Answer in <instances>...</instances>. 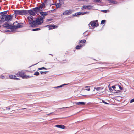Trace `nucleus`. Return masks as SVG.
Masks as SVG:
<instances>
[{
  "label": "nucleus",
  "instance_id": "obj_30",
  "mask_svg": "<svg viewBox=\"0 0 134 134\" xmlns=\"http://www.w3.org/2000/svg\"><path fill=\"white\" fill-rule=\"evenodd\" d=\"M106 21L105 20H102L101 21V24L102 25L104 24Z\"/></svg>",
  "mask_w": 134,
  "mask_h": 134
},
{
  "label": "nucleus",
  "instance_id": "obj_63",
  "mask_svg": "<svg viewBox=\"0 0 134 134\" xmlns=\"http://www.w3.org/2000/svg\"><path fill=\"white\" fill-rule=\"evenodd\" d=\"M0 14H1V12H0Z\"/></svg>",
  "mask_w": 134,
  "mask_h": 134
},
{
  "label": "nucleus",
  "instance_id": "obj_48",
  "mask_svg": "<svg viewBox=\"0 0 134 134\" xmlns=\"http://www.w3.org/2000/svg\"><path fill=\"white\" fill-rule=\"evenodd\" d=\"M72 15L73 16H77L76 13H74V14H73Z\"/></svg>",
  "mask_w": 134,
  "mask_h": 134
},
{
  "label": "nucleus",
  "instance_id": "obj_18",
  "mask_svg": "<svg viewBox=\"0 0 134 134\" xmlns=\"http://www.w3.org/2000/svg\"><path fill=\"white\" fill-rule=\"evenodd\" d=\"M68 84H63L61 85L60 86H57V87H54V88H61V87H62L66 85H68Z\"/></svg>",
  "mask_w": 134,
  "mask_h": 134
},
{
  "label": "nucleus",
  "instance_id": "obj_55",
  "mask_svg": "<svg viewBox=\"0 0 134 134\" xmlns=\"http://www.w3.org/2000/svg\"><path fill=\"white\" fill-rule=\"evenodd\" d=\"M89 87H90V86H86L85 87V88H88Z\"/></svg>",
  "mask_w": 134,
  "mask_h": 134
},
{
  "label": "nucleus",
  "instance_id": "obj_54",
  "mask_svg": "<svg viewBox=\"0 0 134 134\" xmlns=\"http://www.w3.org/2000/svg\"><path fill=\"white\" fill-rule=\"evenodd\" d=\"M26 109V108H23L20 109L24 110V109Z\"/></svg>",
  "mask_w": 134,
  "mask_h": 134
},
{
  "label": "nucleus",
  "instance_id": "obj_1",
  "mask_svg": "<svg viewBox=\"0 0 134 134\" xmlns=\"http://www.w3.org/2000/svg\"><path fill=\"white\" fill-rule=\"evenodd\" d=\"M0 18L2 19V20L4 22L5 21L8 22L11 20L13 18V16L10 15H3L1 16Z\"/></svg>",
  "mask_w": 134,
  "mask_h": 134
},
{
  "label": "nucleus",
  "instance_id": "obj_14",
  "mask_svg": "<svg viewBox=\"0 0 134 134\" xmlns=\"http://www.w3.org/2000/svg\"><path fill=\"white\" fill-rule=\"evenodd\" d=\"M75 103L77 105H84L85 104V103L83 102H76Z\"/></svg>",
  "mask_w": 134,
  "mask_h": 134
},
{
  "label": "nucleus",
  "instance_id": "obj_53",
  "mask_svg": "<svg viewBox=\"0 0 134 134\" xmlns=\"http://www.w3.org/2000/svg\"><path fill=\"white\" fill-rule=\"evenodd\" d=\"M86 90H87V91H89L90 90V88H88V89H86Z\"/></svg>",
  "mask_w": 134,
  "mask_h": 134
},
{
  "label": "nucleus",
  "instance_id": "obj_28",
  "mask_svg": "<svg viewBox=\"0 0 134 134\" xmlns=\"http://www.w3.org/2000/svg\"><path fill=\"white\" fill-rule=\"evenodd\" d=\"M39 74V73L38 71H36L34 74V75L36 76H38Z\"/></svg>",
  "mask_w": 134,
  "mask_h": 134
},
{
  "label": "nucleus",
  "instance_id": "obj_6",
  "mask_svg": "<svg viewBox=\"0 0 134 134\" xmlns=\"http://www.w3.org/2000/svg\"><path fill=\"white\" fill-rule=\"evenodd\" d=\"M12 25H10L8 22H6L2 25L3 27L12 30Z\"/></svg>",
  "mask_w": 134,
  "mask_h": 134
},
{
  "label": "nucleus",
  "instance_id": "obj_58",
  "mask_svg": "<svg viewBox=\"0 0 134 134\" xmlns=\"http://www.w3.org/2000/svg\"><path fill=\"white\" fill-rule=\"evenodd\" d=\"M49 55H52V56H53V55L52 54H49Z\"/></svg>",
  "mask_w": 134,
  "mask_h": 134
},
{
  "label": "nucleus",
  "instance_id": "obj_60",
  "mask_svg": "<svg viewBox=\"0 0 134 134\" xmlns=\"http://www.w3.org/2000/svg\"><path fill=\"white\" fill-rule=\"evenodd\" d=\"M37 64V63H36V64H34V65H33V66H34V65H36V64Z\"/></svg>",
  "mask_w": 134,
  "mask_h": 134
},
{
  "label": "nucleus",
  "instance_id": "obj_27",
  "mask_svg": "<svg viewBox=\"0 0 134 134\" xmlns=\"http://www.w3.org/2000/svg\"><path fill=\"white\" fill-rule=\"evenodd\" d=\"M38 69L39 70H42V69L47 70V69L46 68L44 67H42L38 68Z\"/></svg>",
  "mask_w": 134,
  "mask_h": 134
},
{
  "label": "nucleus",
  "instance_id": "obj_50",
  "mask_svg": "<svg viewBox=\"0 0 134 134\" xmlns=\"http://www.w3.org/2000/svg\"><path fill=\"white\" fill-rule=\"evenodd\" d=\"M54 113V112H51V113L48 114L47 115H50L51 114H53Z\"/></svg>",
  "mask_w": 134,
  "mask_h": 134
},
{
  "label": "nucleus",
  "instance_id": "obj_40",
  "mask_svg": "<svg viewBox=\"0 0 134 134\" xmlns=\"http://www.w3.org/2000/svg\"><path fill=\"white\" fill-rule=\"evenodd\" d=\"M111 87L115 91H116L115 90L116 88V87L114 86H112Z\"/></svg>",
  "mask_w": 134,
  "mask_h": 134
},
{
  "label": "nucleus",
  "instance_id": "obj_15",
  "mask_svg": "<svg viewBox=\"0 0 134 134\" xmlns=\"http://www.w3.org/2000/svg\"><path fill=\"white\" fill-rule=\"evenodd\" d=\"M91 6L90 5H88L86 6H83V7H82V10H83L84 9H90V8H89V7H91Z\"/></svg>",
  "mask_w": 134,
  "mask_h": 134
},
{
  "label": "nucleus",
  "instance_id": "obj_5",
  "mask_svg": "<svg viewBox=\"0 0 134 134\" xmlns=\"http://www.w3.org/2000/svg\"><path fill=\"white\" fill-rule=\"evenodd\" d=\"M34 22H35V24L34 27H37L38 25H41L43 22L40 17H38L35 19V21Z\"/></svg>",
  "mask_w": 134,
  "mask_h": 134
},
{
  "label": "nucleus",
  "instance_id": "obj_3",
  "mask_svg": "<svg viewBox=\"0 0 134 134\" xmlns=\"http://www.w3.org/2000/svg\"><path fill=\"white\" fill-rule=\"evenodd\" d=\"M28 20V21L30 27H34V25H35V20H33L34 17L31 15L28 16L27 18Z\"/></svg>",
  "mask_w": 134,
  "mask_h": 134
},
{
  "label": "nucleus",
  "instance_id": "obj_41",
  "mask_svg": "<svg viewBox=\"0 0 134 134\" xmlns=\"http://www.w3.org/2000/svg\"><path fill=\"white\" fill-rule=\"evenodd\" d=\"M0 78L2 79H4L5 78V77L3 76H0Z\"/></svg>",
  "mask_w": 134,
  "mask_h": 134
},
{
  "label": "nucleus",
  "instance_id": "obj_7",
  "mask_svg": "<svg viewBox=\"0 0 134 134\" xmlns=\"http://www.w3.org/2000/svg\"><path fill=\"white\" fill-rule=\"evenodd\" d=\"M26 10L27 11L26 14H28V13H29V14L31 16H35L36 15L34 11L32 9L29 10Z\"/></svg>",
  "mask_w": 134,
  "mask_h": 134
},
{
  "label": "nucleus",
  "instance_id": "obj_43",
  "mask_svg": "<svg viewBox=\"0 0 134 134\" xmlns=\"http://www.w3.org/2000/svg\"><path fill=\"white\" fill-rule=\"evenodd\" d=\"M134 102V98L132 99L130 101V103H131Z\"/></svg>",
  "mask_w": 134,
  "mask_h": 134
},
{
  "label": "nucleus",
  "instance_id": "obj_23",
  "mask_svg": "<svg viewBox=\"0 0 134 134\" xmlns=\"http://www.w3.org/2000/svg\"><path fill=\"white\" fill-rule=\"evenodd\" d=\"M103 89V88H102L100 87H98L97 88L95 87L94 89H96L97 91H99L100 90H102Z\"/></svg>",
  "mask_w": 134,
  "mask_h": 134
},
{
  "label": "nucleus",
  "instance_id": "obj_45",
  "mask_svg": "<svg viewBox=\"0 0 134 134\" xmlns=\"http://www.w3.org/2000/svg\"><path fill=\"white\" fill-rule=\"evenodd\" d=\"M59 3H61L62 4V2H63V0H59Z\"/></svg>",
  "mask_w": 134,
  "mask_h": 134
},
{
  "label": "nucleus",
  "instance_id": "obj_19",
  "mask_svg": "<svg viewBox=\"0 0 134 134\" xmlns=\"http://www.w3.org/2000/svg\"><path fill=\"white\" fill-rule=\"evenodd\" d=\"M56 6V8H59L62 5V4L61 3H58L57 4H55Z\"/></svg>",
  "mask_w": 134,
  "mask_h": 134
},
{
  "label": "nucleus",
  "instance_id": "obj_34",
  "mask_svg": "<svg viewBox=\"0 0 134 134\" xmlns=\"http://www.w3.org/2000/svg\"><path fill=\"white\" fill-rule=\"evenodd\" d=\"M48 72V71H44V72H43V71H41L40 72L41 74H43V73H44V74H46V73Z\"/></svg>",
  "mask_w": 134,
  "mask_h": 134
},
{
  "label": "nucleus",
  "instance_id": "obj_64",
  "mask_svg": "<svg viewBox=\"0 0 134 134\" xmlns=\"http://www.w3.org/2000/svg\"><path fill=\"white\" fill-rule=\"evenodd\" d=\"M13 111H13H13H12V112H13Z\"/></svg>",
  "mask_w": 134,
  "mask_h": 134
},
{
  "label": "nucleus",
  "instance_id": "obj_57",
  "mask_svg": "<svg viewBox=\"0 0 134 134\" xmlns=\"http://www.w3.org/2000/svg\"><path fill=\"white\" fill-rule=\"evenodd\" d=\"M47 0H45V1L44 2V3H46V2L47 1Z\"/></svg>",
  "mask_w": 134,
  "mask_h": 134
},
{
  "label": "nucleus",
  "instance_id": "obj_20",
  "mask_svg": "<svg viewBox=\"0 0 134 134\" xmlns=\"http://www.w3.org/2000/svg\"><path fill=\"white\" fill-rule=\"evenodd\" d=\"M82 46V45L81 44L77 45L76 46L75 48L77 49H80Z\"/></svg>",
  "mask_w": 134,
  "mask_h": 134
},
{
  "label": "nucleus",
  "instance_id": "obj_39",
  "mask_svg": "<svg viewBox=\"0 0 134 134\" xmlns=\"http://www.w3.org/2000/svg\"><path fill=\"white\" fill-rule=\"evenodd\" d=\"M81 15V12H78L76 13L77 16L79 15Z\"/></svg>",
  "mask_w": 134,
  "mask_h": 134
},
{
  "label": "nucleus",
  "instance_id": "obj_32",
  "mask_svg": "<svg viewBox=\"0 0 134 134\" xmlns=\"http://www.w3.org/2000/svg\"><path fill=\"white\" fill-rule=\"evenodd\" d=\"M101 11L102 12H103L107 13L108 11H109V10H101Z\"/></svg>",
  "mask_w": 134,
  "mask_h": 134
},
{
  "label": "nucleus",
  "instance_id": "obj_25",
  "mask_svg": "<svg viewBox=\"0 0 134 134\" xmlns=\"http://www.w3.org/2000/svg\"><path fill=\"white\" fill-rule=\"evenodd\" d=\"M32 76H31L29 75H25L24 77V79H27L28 78H30L32 77Z\"/></svg>",
  "mask_w": 134,
  "mask_h": 134
},
{
  "label": "nucleus",
  "instance_id": "obj_62",
  "mask_svg": "<svg viewBox=\"0 0 134 134\" xmlns=\"http://www.w3.org/2000/svg\"><path fill=\"white\" fill-rule=\"evenodd\" d=\"M1 27V25H0V27Z\"/></svg>",
  "mask_w": 134,
  "mask_h": 134
},
{
  "label": "nucleus",
  "instance_id": "obj_10",
  "mask_svg": "<svg viewBox=\"0 0 134 134\" xmlns=\"http://www.w3.org/2000/svg\"><path fill=\"white\" fill-rule=\"evenodd\" d=\"M55 126L59 128L62 129H64L65 128V126L64 125L62 124H58Z\"/></svg>",
  "mask_w": 134,
  "mask_h": 134
},
{
  "label": "nucleus",
  "instance_id": "obj_24",
  "mask_svg": "<svg viewBox=\"0 0 134 134\" xmlns=\"http://www.w3.org/2000/svg\"><path fill=\"white\" fill-rule=\"evenodd\" d=\"M8 11V10L3 11L2 12H1V15H6L5 14H7V12Z\"/></svg>",
  "mask_w": 134,
  "mask_h": 134
},
{
  "label": "nucleus",
  "instance_id": "obj_56",
  "mask_svg": "<svg viewBox=\"0 0 134 134\" xmlns=\"http://www.w3.org/2000/svg\"><path fill=\"white\" fill-rule=\"evenodd\" d=\"M98 63L100 64H103V63H102V62H99V63Z\"/></svg>",
  "mask_w": 134,
  "mask_h": 134
},
{
  "label": "nucleus",
  "instance_id": "obj_35",
  "mask_svg": "<svg viewBox=\"0 0 134 134\" xmlns=\"http://www.w3.org/2000/svg\"><path fill=\"white\" fill-rule=\"evenodd\" d=\"M102 102L103 103H104V104H109L108 103L106 102H105V101L104 100H102Z\"/></svg>",
  "mask_w": 134,
  "mask_h": 134
},
{
  "label": "nucleus",
  "instance_id": "obj_33",
  "mask_svg": "<svg viewBox=\"0 0 134 134\" xmlns=\"http://www.w3.org/2000/svg\"><path fill=\"white\" fill-rule=\"evenodd\" d=\"M51 26H52V27L53 29L57 28V26L55 25H52Z\"/></svg>",
  "mask_w": 134,
  "mask_h": 134
},
{
  "label": "nucleus",
  "instance_id": "obj_42",
  "mask_svg": "<svg viewBox=\"0 0 134 134\" xmlns=\"http://www.w3.org/2000/svg\"><path fill=\"white\" fill-rule=\"evenodd\" d=\"M118 86L120 90H122V88L120 85H118Z\"/></svg>",
  "mask_w": 134,
  "mask_h": 134
},
{
  "label": "nucleus",
  "instance_id": "obj_11",
  "mask_svg": "<svg viewBox=\"0 0 134 134\" xmlns=\"http://www.w3.org/2000/svg\"><path fill=\"white\" fill-rule=\"evenodd\" d=\"M96 25V23L95 22H94L92 23H91V22H90L88 25L89 27H90V29H92L91 28V26H92V27L95 26Z\"/></svg>",
  "mask_w": 134,
  "mask_h": 134
},
{
  "label": "nucleus",
  "instance_id": "obj_13",
  "mask_svg": "<svg viewBox=\"0 0 134 134\" xmlns=\"http://www.w3.org/2000/svg\"><path fill=\"white\" fill-rule=\"evenodd\" d=\"M38 7L40 9V10H41L43 8H45V4L44 3H42Z\"/></svg>",
  "mask_w": 134,
  "mask_h": 134
},
{
  "label": "nucleus",
  "instance_id": "obj_2",
  "mask_svg": "<svg viewBox=\"0 0 134 134\" xmlns=\"http://www.w3.org/2000/svg\"><path fill=\"white\" fill-rule=\"evenodd\" d=\"M14 14H15V16L19 15H26L27 11L26 10H14Z\"/></svg>",
  "mask_w": 134,
  "mask_h": 134
},
{
  "label": "nucleus",
  "instance_id": "obj_36",
  "mask_svg": "<svg viewBox=\"0 0 134 134\" xmlns=\"http://www.w3.org/2000/svg\"><path fill=\"white\" fill-rule=\"evenodd\" d=\"M45 16H42V17H41L40 16V18H41L42 20H43V21H44L43 19H44L45 18Z\"/></svg>",
  "mask_w": 134,
  "mask_h": 134
},
{
  "label": "nucleus",
  "instance_id": "obj_59",
  "mask_svg": "<svg viewBox=\"0 0 134 134\" xmlns=\"http://www.w3.org/2000/svg\"><path fill=\"white\" fill-rule=\"evenodd\" d=\"M54 10H51V12H52V11H54Z\"/></svg>",
  "mask_w": 134,
  "mask_h": 134
},
{
  "label": "nucleus",
  "instance_id": "obj_38",
  "mask_svg": "<svg viewBox=\"0 0 134 134\" xmlns=\"http://www.w3.org/2000/svg\"><path fill=\"white\" fill-rule=\"evenodd\" d=\"M13 31L12 30H11V31H10L9 30L7 29V30H5L4 31L5 32H12Z\"/></svg>",
  "mask_w": 134,
  "mask_h": 134
},
{
  "label": "nucleus",
  "instance_id": "obj_46",
  "mask_svg": "<svg viewBox=\"0 0 134 134\" xmlns=\"http://www.w3.org/2000/svg\"><path fill=\"white\" fill-rule=\"evenodd\" d=\"M14 79L15 80H19L20 79L19 78H16V77H15Z\"/></svg>",
  "mask_w": 134,
  "mask_h": 134
},
{
  "label": "nucleus",
  "instance_id": "obj_21",
  "mask_svg": "<svg viewBox=\"0 0 134 134\" xmlns=\"http://www.w3.org/2000/svg\"><path fill=\"white\" fill-rule=\"evenodd\" d=\"M9 77L10 79H14V77H16V76L15 75H9Z\"/></svg>",
  "mask_w": 134,
  "mask_h": 134
},
{
  "label": "nucleus",
  "instance_id": "obj_26",
  "mask_svg": "<svg viewBox=\"0 0 134 134\" xmlns=\"http://www.w3.org/2000/svg\"><path fill=\"white\" fill-rule=\"evenodd\" d=\"M40 29H41L40 28H36L35 29H33L32 30L33 31H38V30H40Z\"/></svg>",
  "mask_w": 134,
  "mask_h": 134
},
{
  "label": "nucleus",
  "instance_id": "obj_16",
  "mask_svg": "<svg viewBox=\"0 0 134 134\" xmlns=\"http://www.w3.org/2000/svg\"><path fill=\"white\" fill-rule=\"evenodd\" d=\"M24 72H19V76L21 77L23 79H24Z\"/></svg>",
  "mask_w": 134,
  "mask_h": 134
},
{
  "label": "nucleus",
  "instance_id": "obj_44",
  "mask_svg": "<svg viewBox=\"0 0 134 134\" xmlns=\"http://www.w3.org/2000/svg\"><path fill=\"white\" fill-rule=\"evenodd\" d=\"M52 20V18H51V19H47V21H51Z\"/></svg>",
  "mask_w": 134,
  "mask_h": 134
},
{
  "label": "nucleus",
  "instance_id": "obj_29",
  "mask_svg": "<svg viewBox=\"0 0 134 134\" xmlns=\"http://www.w3.org/2000/svg\"><path fill=\"white\" fill-rule=\"evenodd\" d=\"M95 2L99 3L102 2L101 0H94Z\"/></svg>",
  "mask_w": 134,
  "mask_h": 134
},
{
  "label": "nucleus",
  "instance_id": "obj_52",
  "mask_svg": "<svg viewBox=\"0 0 134 134\" xmlns=\"http://www.w3.org/2000/svg\"><path fill=\"white\" fill-rule=\"evenodd\" d=\"M6 109L7 110L8 109L9 110H10V108H9V107H6Z\"/></svg>",
  "mask_w": 134,
  "mask_h": 134
},
{
  "label": "nucleus",
  "instance_id": "obj_49",
  "mask_svg": "<svg viewBox=\"0 0 134 134\" xmlns=\"http://www.w3.org/2000/svg\"><path fill=\"white\" fill-rule=\"evenodd\" d=\"M49 26H51L50 25H46L44 26V27H47L48 26L49 27Z\"/></svg>",
  "mask_w": 134,
  "mask_h": 134
},
{
  "label": "nucleus",
  "instance_id": "obj_47",
  "mask_svg": "<svg viewBox=\"0 0 134 134\" xmlns=\"http://www.w3.org/2000/svg\"><path fill=\"white\" fill-rule=\"evenodd\" d=\"M109 89L110 92H112L113 91V90L111 88H109Z\"/></svg>",
  "mask_w": 134,
  "mask_h": 134
},
{
  "label": "nucleus",
  "instance_id": "obj_51",
  "mask_svg": "<svg viewBox=\"0 0 134 134\" xmlns=\"http://www.w3.org/2000/svg\"><path fill=\"white\" fill-rule=\"evenodd\" d=\"M69 108V107H62V108H60L59 109H64V108Z\"/></svg>",
  "mask_w": 134,
  "mask_h": 134
},
{
  "label": "nucleus",
  "instance_id": "obj_61",
  "mask_svg": "<svg viewBox=\"0 0 134 134\" xmlns=\"http://www.w3.org/2000/svg\"><path fill=\"white\" fill-rule=\"evenodd\" d=\"M94 59V60H95L96 61H97V60H96V59Z\"/></svg>",
  "mask_w": 134,
  "mask_h": 134
},
{
  "label": "nucleus",
  "instance_id": "obj_9",
  "mask_svg": "<svg viewBox=\"0 0 134 134\" xmlns=\"http://www.w3.org/2000/svg\"><path fill=\"white\" fill-rule=\"evenodd\" d=\"M33 10L34 11L36 14H37L39 12L42 11V10H40V9L38 7H36L35 8H32Z\"/></svg>",
  "mask_w": 134,
  "mask_h": 134
},
{
  "label": "nucleus",
  "instance_id": "obj_37",
  "mask_svg": "<svg viewBox=\"0 0 134 134\" xmlns=\"http://www.w3.org/2000/svg\"><path fill=\"white\" fill-rule=\"evenodd\" d=\"M51 26H49L48 27L49 28V30H50L53 29L52 27V25H50Z\"/></svg>",
  "mask_w": 134,
  "mask_h": 134
},
{
  "label": "nucleus",
  "instance_id": "obj_12",
  "mask_svg": "<svg viewBox=\"0 0 134 134\" xmlns=\"http://www.w3.org/2000/svg\"><path fill=\"white\" fill-rule=\"evenodd\" d=\"M40 14L42 16H46L48 15L47 12H43L42 11V10L40 12Z\"/></svg>",
  "mask_w": 134,
  "mask_h": 134
},
{
  "label": "nucleus",
  "instance_id": "obj_22",
  "mask_svg": "<svg viewBox=\"0 0 134 134\" xmlns=\"http://www.w3.org/2000/svg\"><path fill=\"white\" fill-rule=\"evenodd\" d=\"M86 41L85 40H80L79 41V43H85Z\"/></svg>",
  "mask_w": 134,
  "mask_h": 134
},
{
  "label": "nucleus",
  "instance_id": "obj_31",
  "mask_svg": "<svg viewBox=\"0 0 134 134\" xmlns=\"http://www.w3.org/2000/svg\"><path fill=\"white\" fill-rule=\"evenodd\" d=\"M87 13L88 14L89 12H81V15H84L85 14H86Z\"/></svg>",
  "mask_w": 134,
  "mask_h": 134
},
{
  "label": "nucleus",
  "instance_id": "obj_8",
  "mask_svg": "<svg viewBox=\"0 0 134 134\" xmlns=\"http://www.w3.org/2000/svg\"><path fill=\"white\" fill-rule=\"evenodd\" d=\"M72 10H68L65 11L62 14L63 15H68L72 13Z\"/></svg>",
  "mask_w": 134,
  "mask_h": 134
},
{
  "label": "nucleus",
  "instance_id": "obj_4",
  "mask_svg": "<svg viewBox=\"0 0 134 134\" xmlns=\"http://www.w3.org/2000/svg\"><path fill=\"white\" fill-rule=\"evenodd\" d=\"M20 24H23V23H18L17 21L14 22L13 24L12 25V30L22 27L23 26L21 25H20Z\"/></svg>",
  "mask_w": 134,
  "mask_h": 134
},
{
  "label": "nucleus",
  "instance_id": "obj_17",
  "mask_svg": "<svg viewBox=\"0 0 134 134\" xmlns=\"http://www.w3.org/2000/svg\"><path fill=\"white\" fill-rule=\"evenodd\" d=\"M88 30H87L85 32L83 33V35L85 37L87 36L88 35Z\"/></svg>",
  "mask_w": 134,
  "mask_h": 134
}]
</instances>
